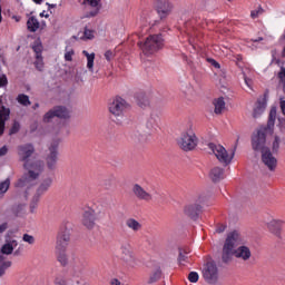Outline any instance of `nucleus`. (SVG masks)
I'll return each mask as SVG.
<instances>
[{
    "mask_svg": "<svg viewBox=\"0 0 285 285\" xmlns=\"http://www.w3.org/2000/svg\"><path fill=\"white\" fill-rule=\"evenodd\" d=\"M33 155V144H24L18 146L19 160L23 161V168L24 170H28V173L23 174L21 178L16 183V188H26V186H30L32 181L39 179V175H41V173L43 171L42 160L30 161V158Z\"/></svg>",
    "mask_w": 285,
    "mask_h": 285,
    "instance_id": "1",
    "label": "nucleus"
},
{
    "mask_svg": "<svg viewBox=\"0 0 285 285\" xmlns=\"http://www.w3.org/2000/svg\"><path fill=\"white\" fill-rule=\"evenodd\" d=\"M275 119H277V109L272 108L268 115L267 125L261 126L257 131L252 135L250 144L254 153H263L269 148L266 146V137L268 132L273 134V130L275 129Z\"/></svg>",
    "mask_w": 285,
    "mask_h": 285,
    "instance_id": "2",
    "label": "nucleus"
},
{
    "mask_svg": "<svg viewBox=\"0 0 285 285\" xmlns=\"http://www.w3.org/2000/svg\"><path fill=\"white\" fill-rule=\"evenodd\" d=\"M165 43L166 40L164 39V35L156 33L148 36L145 41H139L138 46L142 50L144 55L149 57V55H155V52L163 50Z\"/></svg>",
    "mask_w": 285,
    "mask_h": 285,
    "instance_id": "3",
    "label": "nucleus"
},
{
    "mask_svg": "<svg viewBox=\"0 0 285 285\" xmlns=\"http://www.w3.org/2000/svg\"><path fill=\"white\" fill-rule=\"evenodd\" d=\"M239 242V232L234 230L227 235L225 239L223 252H222V262L223 264H230L233 257H235V246Z\"/></svg>",
    "mask_w": 285,
    "mask_h": 285,
    "instance_id": "4",
    "label": "nucleus"
},
{
    "mask_svg": "<svg viewBox=\"0 0 285 285\" xmlns=\"http://www.w3.org/2000/svg\"><path fill=\"white\" fill-rule=\"evenodd\" d=\"M68 242H70V230L65 229L58 234L57 238V261L63 267L68 266V255H66V248L68 247Z\"/></svg>",
    "mask_w": 285,
    "mask_h": 285,
    "instance_id": "5",
    "label": "nucleus"
},
{
    "mask_svg": "<svg viewBox=\"0 0 285 285\" xmlns=\"http://www.w3.org/2000/svg\"><path fill=\"white\" fill-rule=\"evenodd\" d=\"M209 150L215 154L216 159L224 166H228L233 161V157H235V150H237V146L234 147L232 155L228 156V151L222 145H215L214 142L208 144Z\"/></svg>",
    "mask_w": 285,
    "mask_h": 285,
    "instance_id": "6",
    "label": "nucleus"
},
{
    "mask_svg": "<svg viewBox=\"0 0 285 285\" xmlns=\"http://www.w3.org/2000/svg\"><path fill=\"white\" fill-rule=\"evenodd\" d=\"M55 117H57L58 119H70V111L65 106H56L45 114V124H50L52 119H55Z\"/></svg>",
    "mask_w": 285,
    "mask_h": 285,
    "instance_id": "7",
    "label": "nucleus"
},
{
    "mask_svg": "<svg viewBox=\"0 0 285 285\" xmlns=\"http://www.w3.org/2000/svg\"><path fill=\"white\" fill-rule=\"evenodd\" d=\"M46 161L49 170H55L57 168V161H59V141L53 140L51 142Z\"/></svg>",
    "mask_w": 285,
    "mask_h": 285,
    "instance_id": "8",
    "label": "nucleus"
},
{
    "mask_svg": "<svg viewBox=\"0 0 285 285\" xmlns=\"http://www.w3.org/2000/svg\"><path fill=\"white\" fill-rule=\"evenodd\" d=\"M154 7L161 21L173 12V3L169 0H154Z\"/></svg>",
    "mask_w": 285,
    "mask_h": 285,
    "instance_id": "9",
    "label": "nucleus"
},
{
    "mask_svg": "<svg viewBox=\"0 0 285 285\" xmlns=\"http://www.w3.org/2000/svg\"><path fill=\"white\" fill-rule=\"evenodd\" d=\"M218 275L219 269L217 268V263H215V261L207 262L203 271L204 279L208 282V284H214V282H217Z\"/></svg>",
    "mask_w": 285,
    "mask_h": 285,
    "instance_id": "10",
    "label": "nucleus"
},
{
    "mask_svg": "<svg viewBox=\"0 0 285 285\" xmlns=\"http://www.w3.org/2000/svg\"><path fill=\"white\" fill-rule=\"evenodd\" d=\"M178 146L186 153H188V150H195L197 147V136L188 132L181 134V137L178 140Z\"/></svg>",
    "mask_w": 285,
    "mask_h": 285,
    "instance_id": "11",
    "label": "nucleus"
},
{
    "mask_svg": "<svg viewBox=\"0 0 285 285\" xmlns=\"http://www.w3.org/2000/svg\"><path fill=\"white\" fill-rule=\"evenodd\" d=\"M128 108V102L121 97H116L112 102L109 104V112L114 117H124V110Z\"/></svg>",
    "mask_w": 285,
    "mask_h": 285,
    "instance_id": "12",
    "label": "nucleus"
},
{
    "mask_svg": "<svg viewBox=\"0 0 285 285\" xmlns=\"http://www.w3.org/2000/svg\"><path fill=\"white\" fill-rule=\"evenodd\" d=\"M273 155L271 147L261 151V161L268 168V170H271V173L275 171L277 168V158Z\"/></svg>",
    "mask_w": 285,
    "mask_h": 285,
    "instance_id": "13",
    "label": "nucleus"
},
{
    "mask_svg": "<svg viewBox=\"0 0 285 285\" xmlns=\"http://www.w3.org/2000/svg\"><path fill=\"white\" fill-rule=\"evenodd\" d=\"M268 95L269 91L266 89L264 91L263 97H259L255 104L254 110H253V118L258 119L261 115H264V111L266 110V106H268Z\"/></svg>",
    "mask_w": 285,
    "mask_h": 285,
    "instance_id": "14",
    "label": "nucleus"
},
{
    "mask_svg": "<svg viewBox=\"0 0 285 285\" xmlns=\"http://www.w3.org/2000/svg\"><path fill=\"white\" fill-rule=\"evenodd\" d=\"M204 210V207L202 205L195 203L187 205L184 209V213L189 219H193L194 222H197L199 219V215H202Z\"/></svg>",
    "mask_w": 285,
    "mask_h": 285,
    "instance_id": "15",
    "label": "nucleus"
},
{
    "mask_svg": "<svg viewBox=\"0 0 285 285\" xmlns=\"http://www.w3.org/2000/svg\"><path fill=\"white\" fill-rule=\"evenodd\" d=\"M96 220L97 216L95 215V209L88 208L83 212L82 225H85L88 228V230H92L95 228Z\"/></svg>",
    "mask_w": 285,
    "mask_h": 285,
    "instance_id": "16",
    "label": "nucleus"
},
{
    "mask_svg": "<svg viewBox=\"0 0 285 285\" xmlns=\"http://www.w3.org/2000/svg\"><path fill=\"white\" fill-rule=\"evenodd\" d=\"M10 119V108L6 106L0 107V137L6 132V121Z\"/></svg>",
    "mask_w": 285,
    "mask_h": 285,
    "instance_id": "17",
    "label": "nucleus"
},
{
    "mask_svg": "<svg viewBox=\"0 0 285 285\" xmlns=\"http://www.w3.org/2000/svg\"><path fill=\"white\" fill-rule=\"evenodd\" d=\"M132 193L138 199H142L144 202H150V199H153V195L144 190V187H141L139 184L134 185Z\"/></svg>",
    "mask_w": 285,
    "mask_h": 285,
    "instance_id": "18",
    "label": "nucleus"
},
{
    "mask_svg": "<svg viewBox=\"0 0 285 285\" xmlns=\"http://www.w3.org/2000/svg\"><path fill=\"white\" fill-rule=\"evenodd\" d=\"M250 248L248 246L242 245L237 249H234V257L237 259H243L244 262H248L250 259Z\"/></svg>",
    "mask_w": 285,
    "mask_h": 285,
    "instance_id": "19",
    "label": "nucleus"
},
{
    "mask_svg": "<svg viewBox=\"0 0 285 285\" xmlns=\"http://www.w3.org/2000/svg\"><path fill=\"white\" fill-rule=\"evenodd\" d=\"M120 253L121 259H124V262H135V256H132V248L130 247V244H122L120 247Z\"/></svg>",
    "mask_w": 285,
    "mask_h": 285,
    "instance_id": "20",
    "label": "nucleus"
},
{
    "mask_svg": "<svg viewBox=\"0 0 285 285\" xmlns=\"http://www.w3.org/2000/svg\"><path fill=\"white\" fill-rule=\"evenodd\" d=\"M50 186H52V178H46L36 190V196L41 198L48 193Z\"/></svg>",
    "mask_w": 285,
    "mask_h": 285,
    "instance_id": "21",
    "label": "nucleus"
},
{
    "mask_svg": "<svg viewBox=\"0 0 285 285\" xmlns=\"http://www.w3.org/2000/svg\"><path fill=\"white\" fill-rule=\"evenodd\" d=\"M225 174H224V168L220 167H214L210 171H209V178L212 179V181L214 184H218V181H222V179H224Z\"/></svg>",
    "mask_w": 285,
    "mask_h": 285,
    "instance_id": "22",
    "label": "nucleus"
},
{
    "mask_svg": "<svg viewBox=\"0 0 285 285\" xmlns=\"http://www.w3.org/2000/svg\"><path fill=\"white\" fill-rule=\"evenodd\" d=\"M85 1H87V3H89L91 8H96V9L87 12L85 17H82V19H91L92 17H97L99 14V10H100L99 3L101 0H85Z\"/></svg>",
    "mask_w": 285,
    "mask_h": 285,
    "instance_id": "23",
    "label": "nucleus"
},
{
    "mask_svg": "<svg viewBox=\"0 0 285 285\" xmlns=\"http://www.w3.org/2000/svg\"><path fill=\"white\" fill-rule=\"evenodd\" d=\"M282 224H284V222L274 219L267 224V228L271 233H273V235L279 237L282 233Z\"/></svg>",
    "mask_w": 285,
    "mask_h": 285,
    "instance_id": "24",
    "label": "nucleus"
},
{
    "mask_svg": "<svg viewBox=\"0 0 285 285\" xmlns=\"http://www.w3.org/2000/svg\"><path fill=\"white\" fill-rule=\"evenodd\" d=\"M136 101L140 108H148L150 106V99L145 92H138L136 95Z\"/></svg>",
    "mask_w": 285,
    "mask_h": 285,
    "instance_id": "25",
    "label": "nucleus"
},
{
    "mask_svg": "<svg viewBox=\"0 0 285 285\" xmlns=\"http://www.w3.org/2000/svg\"><path fill=\"white\" fill-rule=\"evenodd\" d=\"M39 20L35 16H31L27 21V29L29 32H37L39 30Z\"/></svg>",
    "mask_w": 285,
    "mask_h": 285,
    "instance_id": "26",
    "label": "nucleus"
},
{
    "mask_svg": "<svg viewBox=\"0 0 285 285\" xmlns=\"http://www.w3.org/2000/svg\"><path fill=\"white\" fill-rule=\"evenodd\" d=\"M33 52L36 53V59H41L42 52H43V45L41 43V39H37L33 41V45L31 46Z\"/></svg>",
    "mask_w": 285,
    "mask_h": 285,
    "instance_id": "27",
    "label": "nucleus"
},
{
    "mask_svg": "<svg viewBox=\"0 0 285 285\" xmlns=\"http://www.w3.org/2000/svg\"><path fill=\"white\" fill-rule=\"evenodd\" d=\"M214 112L215 115H222L224 109L226 108V101H224V97H219L218 99L214 100Z\"/></svg>",
    "mask_w": 285,
    "mask_h": 285,
    "instance_id": "28",
    "label": "nucleus"
},
{
    "mask_svg": "<svg viewBox=\"0 0 285 285\" xmlns=\"http://www.w3.org/2000/svg\"><path fill=\"white\" fill-rule=\"evenodd\" d=\"M146 128H147V135H153L154 132H157V128H159V126H157V120L155 119V117H149L146 124Z\"/></svg>",
    "mask_w": 285,
    "mask_h": 285,
    "instance_id": "29",
    "label": "nucleus"
},
{
    "mask_svg": "<svg viewBox=\"0 0 285 285\" xmlns=\"http://www.w3.org/2000/svg\"><path fill=\"white\" fill-rule=\"evenodd\" d=\"M82 55L87 58V68L92 72V69L95 68V52L89 53L87 50L82 51Z\"/></svg>",
    "mask_w": 285,
    "mask_h": 285,
    "instance_id": "30",
    "label": "nucleus"
},
{
    "mask_svg": "<svg viewBox=\"0 0 285 285\" xmlns=\"http://www.w3.org/2000/svg\"><path fill=\"white\" fill-rule=\"evenodd\" d=\"M126 226H128L134 233L141 230V224L137 222L135 218H128L126 220Z\"/></svg>",
    "mask_w": 285,
    "mask_h": 285,
    "instance_id": "31",
    "label": "nucleus"
},
{
    "mask_svg": "<svg viewBox=\"0 0 285 285\" xmlns=\"http://www.w3.org/2000/svg\"><path fill=\"white\" fill-rule=\"evenodd\" d=\"M188 250L184 248H178V264H184L186 262L188 264L189 256H188Z\"/></svg>",
    "mask_w": 285,
    "mask_h": 285,
    "instance_id": "32",
    "label": "nucleus"
},
{
    "mask_svg": "<svg viewBox=\"0 0 285 285\" xmlns=\"http://www.w3.org/2000/svg\"><path fill=\"white\" fill-rule=\"evenodd\" d=\"M17 101L18 104H20V106H24V107L32 105V102L30 101V97L26 94H19L17 97Z\"/></svg>",
    "mask_w": 285,
    "mask_h": 285,
    "instance_id": "33",
    "label": "nucleus"
},
{
    "mask_svg": "<svg viewBox=\"0 0 285 285\" xmlns=\"http://www.w3.org/2000/svg\"><path fill=\"white\" fill-rule=\"evenodd\" d=\"M161 279V268L158 267L149 277L148 284H155Z\"/></svg>",
    "mask_w": 285,
    "mask_h": 285,
    "instance_id": "34",
    "label": "nucleus"
},
{
    "mask_svg": "<svg viewBox=\"0 0 285 285\" xmlns=\"http://www.w3.org/2000/svg\"><path fill=\"white\" fill-rule=\"evenodd\" d=\"M0 253L2 255H12V253H14V247H12L11 244H9L8 242H6L4 245H2Z\"/></svg>",
    "mask_w": 285,
    "mask_h": 285,
    "instance_id": "35",
    "label": "nucleus"
},
{
    "mask_svg": "<svg viewBox=\"0 0 285 285\" xmlns=\"http://www.w3.org/2000/svg\"><path fill=\"white\" fill-rule=\"evenodd\" d=\"M279 144H282V139L279 136L274 137V141L272 142V153L277 155L279 153Z\"/></svg>",
    "mask_w": 285,
    "mask_h": 285,
    "instance_id": "36",
    "label": "nucleus"
},
{
    "mask_svg": "<svg viewBox=\"0 0 285 285\" xmlns=\"http://www.w3.org/2000/svg\"><path fill=\"white\" fill-rule=\"evenodd\" d=\"M10 189V178H7L4 181L0 183V195H6Z\"/></svg>",
    "mask_w": 285,
    "mask_h": 285,
    "instance_id": "37",
    "label": "nucleus"
},
{
    "mask_svg": "<svg viewBox=\"0 0 285 285\" xmlns=\"http://www.w3.org/2000/svg\"><path fill=\"white\" fill-rule=\"evenodd\" d=\"M12 266V262L6 261L0 264V277H3L6 275V271Z\"/></svg>",
    "mask_w": 285,
    "mask_h": 285,
    "instance_id": "38",
    "label": "nucleus"
},
{
    "mask_svg": "<svg viewBox=\"0 0 285 285\" xmlns=\"http://www.w3.org/2000/svg\"><path fill=\"white\" fill-rule=\"evenodd\" d=\"M41 198L39 196L33 195L31 202H30V213H35V209L37 206H39V202Z\"/></svg>",
    "mask_w": 285,
    "mask_h": 285,
    "instance_id": "39",
    "label": "nucleus"
},
{
    "mask_svg": "<svg viewBox=\"0 0 285 285\" xmlns=\"http://www.w3.org/2000/svg\"><path fill=\"white\" fill-rule=\"evenodd\" d=\"M131 139L137 144H141V141H146V138L144 136L140 135L139 131H135L132 135H131Z\"/></svg>",
    "mask_w": 285,
    "mask_h": 285,
    "instance_id": "40",
    "label": "nucleus"
},
{
    "mask_svg": "<svg viewBox=\"0 0 285 285\" xmlns=\"http://www.w3.org/2000/svg\"><path fill=\"white\" fill-rule=\"evenodd\" d=\"M83 39H88L90 41H91V39H95V30H91V29H88L87 27H85Z\"/></svg>",
    "mask_w": 285,
    "mask_h": 285,
    "instance_id": "41",
    "label": "nucleus"
},
{
    "mask_svg": "<svg viewBox=\"0 0 285 285\" xmlns=\"http://www.w3.org/2000/svg\"><path fill=\"white\" fill-rule=\"evenodd\" d=\"M19 130H21V125L19 124V121H14L9 130V135H17Z\"/></svg>",
    "mask_w": 285,
    "mask_h": 285,
    "instance_id": "42",
    "label": "nucleus"
},
{
    "mask_svg": "<svg viewBox=\"0 0 285 285\" xmlns=\"http://www.w3.org/2000/svg\"><path fill=\"white\" fill-rule=\"evenodd\" d=\"M35 68L39 70V72L43 71V56L41 58H36Z\"/></svg>",
    "mask_w": 285,
    "mask_h": 285,
    "instance_id": "43",
    "label": "nucleus"
},
{
    "mask_svg": "<svg viewBox=\"0 0 285 285\" xmlns=\"http://www.w3.org/2000/svg\"><path fill=\"white\" fill-rule=\"evenodd\" d=\"M188 281L191 282V284H197V282H199V274L197 272H190Z\"/></svg>",
    "mask_w": 285,
    "mask_h": 285,
    "instance_id": "44",
    "label": "nucleus"
},
{
    "mask_svg": "<svg viewBox=\"0 0 285 285\" xmlns=\"http://www.w3.org/2000/svg\"><path fill=\"white\" fill-rule=\"evenodd\" d=\"M22 242H26L27 244H35V236L29 234H23Z\"/></svg>",
    "mask_w": 285,
    "mask_h": 285,
    "instance_id": "45",
    "label": "nucleus"
},
{
    "mask_svg": "<svg viewBox=\"0 0 285 285\" xmlns=\"http://www.w3.org/2000/svg\"><path fill=\"white\" fill-rule=\"evenodd\" d=\"M4 86H8V76L1 75L0 76V88H4Z\"/></svg>",
    "mask_w": 285,
    "mask_h": 285,
    "instance_id": "46",
    "label": "nucleus"
},
{
    "mask_svg": "<svg viewBox=\"0 0 285 285\" xmlns=\"http://www.w3.org/2000/svg\"><path fill=\"white\" fill-rule=\"evenodd\" d=\"M105 59H106L107 61H112V59H115V53L112 52V50H107V51L105 52Z\"/></svg>",
    "mask_w": 285,
    "mask_h": 285,
    "instance_id": "47",
    "label": "nucleus"
},
{
    "mask_svg": "<svg viewBox=\"0 0 285 285\" xmlns=\"http://www.w3.org/2000/svg\"><path fill=\"white\" fill-rule=\"evenodd\" d=\"M278 128L281 132H285V118H278Z\"/></svg>",
    "mask_w": 285,
    "mask_h": 285,
    "instance_id": "48",
    "label": "nucleus"
},
{
    "mask_svg": "<svg viewBox=\"0 0 285 285\" xmlns=\"http://www.w3.org/2000/svg\"><path fill=\"white\" fill-rule=\"evenodd\" d=\"M208 63H210L214 68H222V66L219 65V62H217V60L213 59V58H207Z\"/></svg>",
    "mask_w": 285,
    "mask_h": 285,
    "instance_id": "49",
    "label": "nucleus"
},
{
    "mask_svg": "<svg viewBox=\"0 0 285 285\" xmlns=\"http://www.w3.org/2000/svg\"><path fill=\"white\" fill-rule=\"evenodd\" d=\"M226 228H227L226 224H217L216 233H224V230H226Z\"/></svg>",
    "mask_w": 285,
    "mask_h": 285,
    "instance_id": "50",
    "label": "nucleus"
},
{
    "mask_svg": "<svg viewBox=\"0 0 285 285\" xmlns=\"http://www.w3.org/2000/svg\"><path fill=\"white\" fill-rule=\"evenodd\" d=\"M72 55H75V50L67 51L65 53V61H72Z\"/></svg>",
    "mask_w": 285,
    "mask_h": 285,
    "instance_id": "51",
    "label": "nucleus"
},
{
    "mask_svg": "<svg viewBox=\"0 0 285 285\" xmlns=\"http://www.w3.org/2000/svg\"><path fill=\"white\" fill-rule=\"evenodd\" d=\"M112 184H114V180H112V178H108V179H106L105 181H104V186H105V188H111L112 187Z\"/></svg>",
    "mask_w": 285,
    "mask_h": 285,
    "instance_id": "52",
    "label": "nucleus"
},
{
    "mask_svg": "<svg viewBox=\"0 0 285 285\" xmlns=\"http://www.w3.org/2000/svg\"><path fill=\"white\" fill-rule=\"evenodd\" d=\"M6 155H8V146H2L0 148V157H6Z\"/></svg>",
    "mask_w": 285,
    "mask_h": 285,
    "instance_id": "53",
    "label": "nucleus"
},
{
    "mask_svg": "<svg viewBox=\"0 0 285 285\" xmlns=\"http://www.w3.org/2000/svg\"><path fill=\"white\" fill-rule=\"evenodd\" d=\"M8 230V223H2L0 225V234L6 233Z\"/></svg>",
    "mask_w": 285,
    "mask_h": 285,
    "instance_id": "54",
    "label": "nucleus"
},
{
    "mask_svg": "<svg viewBox=\"0 0 285 285\" xmlns=\"http://www.w3.org/2000/svg\"><path fill=\"white\" fill-rule=\"evenodd\" d=\"M243 57H242V55H237L236 56V66H238V68H242V61H243Z\"/></svg>",
    "mask_w": 285,
    "mask_h": 285,
    "instance_id": "55",
    "label": "nucleus"
},
{
    "mask_svg": "<svg viewBox=\"0 0 285 285\" xmlns=\"http://www.w3.org/2000/svg\"><path fill=\"white\" fill-rule=\"evenodd\" d=\"M7 242L12 246V248H17V246H19V242H17V239H11Z\"/></svg>",
    "mask_w": 285,
    "mask_h": 285,
    "instance_id": "56",
    "label": "nucleus"
},
{
    "mask_svg": "<svg viewBox=\"0 0 285 285\" xmlns=\"http://www.w3.org/2000/svg\"><path fill=\"white\" fill-rule=\"evenodd\" d=\"M250 17H252V19H257V18L259 17V11L253 10V11L250 12Z\"/></svg>",
    "mask_w": 285,
    "mask_h": 285,
    "instance_id": "57",
    "label": "nucleus"
},
{
    "mask_svg": "<svg viewBox=\"0 0 285 285\" xmlns=\"http://www.w3.org/2000/svg\"><path fill=\"white\" fill-rule=\"evenodd\" d=\"M207 199L208 198L206 196H199L198 204H206Z\"/></svg>",
    "mask_w": 285,
    "mask_h": 285,
    "instance_id": "58",
    "label": "nucleus"
},
{
    "mask_svg": "<svg viewBox=\"0 0 285 285\" xmlns=\"http://www.w3.org/2000/svg\"><path fill=\"white\" fill-rule=\"evenodd\" d=\"M13 257H21V247L13 252Z\"/></svg>",
    "mask_w": 285,
    "mask_h": 285,
    "instance_id": "59",
    "label": "nucleus"
},
{
    "mask_svg": "<svg viewBox=\"0 0 285 285\" xmlns=\"http://www.w3.org/2000/svg\"><path fill=\"white\" fill-rule=\"evenodd\" d=\"M281 111L285 117V100H281Z\"/></svg>",
    "mask_w": 285,
    "mask_h": 285,
    "instance_id": "60",
    "label": "nucleus"
},
{
    "mask_svg": "<svg viewBox=\"0 0 285 285\" xmlns=\"http://www.w3.org/2000/svg\"><path fill=\"white\" fill-rule=\"evenodd\" d=\"M111 285H121V282H119V279H117V278H114L111 281Z\"/></svg>",
    "mask_w": 285,
    "mask_h": 285,
    "instance_id": "61",
    "label": "nucleus"
},
{
    "mask_svg": "<svg viewBox=\"0 0 285 285\" xmlns=\"http://www.w3.org/2000/svg\"><path fill=\"white\" fill-rule=\"evenodd\" d=\"M40 17H41V18L45 17V19H49V18H50V14L46 13V11H42V12L40 13Z\"/></svg>",
    "mask_w": 285,
    "mask_h": 285,
    "instance_id": "62",
    "label": "nucleus"
},
{
    "mask_svg": "<svg viewBox=\"0 0 285 285\" xmlns=\"http://www.w3.org/2000/svg\"><path fill=\"white\" fill-rule=\"evenodd\" d=\"M46 6H48V10H52V8H57V4H51L49 2H47Z\"/></svg>",
    "mask_w": 285,
    "mask_h": 285,
    "instance_id": "63",
    "label": "nucleus"
},
{
    "mask_svg": "<svg viewBox=\"0 0 285 285\" xmlns=\"http://www.w3.org/2000/svg\"><path fill=\"white\" fill-rule=\"evenodd\" d=\"M37 108H39V102H36V104L32 106V110H37Z\"/></svg>",
    "mask_w": 285,
    "mask_h": 285,
    "instance_id": "64",
    "label": "nucleus"
}]
</instances>
